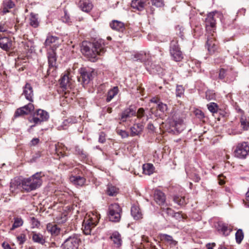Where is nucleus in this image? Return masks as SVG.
<instances>
[{
	"label": "nucleus",
	"instance_id": "1",
	"mask_svg": "<svg viewBox=\"0 0 249 249\" xmlns=\"http://www.w3.org/2000/svg\"><path fill=\"white\" fill-rule=\"evenodd\" d=\"M106 51L104 40L102 39L95 40L93 42H82L81 52L90 61L95 62L97 55H102Z\"/></svg>",
	"mask_w": 249,
	"mask_h": 249
},
{
	"label": "nucleus",
	"instance_id": "2",
	"mask_svg": "<svg viewBox=\"0 0 249 249\" xmlns=\"http://www.w3.org/2000/svg\"><path fill=\"white\" fill-rule=\"evenodd\" d=\"M44 175L41 172H37L31 177L21 180L22 188L27 192L35 190L39 187L42 183V178Z\"/></svg>",
	"mask_w": 249,
	"mask_h": 249
},
{
	"label": "nucleus",
	"instance_id": "3",
	"mask_svg": "<svg viewBox=\"0 0 249 249\" xmlns=\"http://www.w3.org/2000/svg\"><path fill=\"white\" fill-rule=\"evenodd\" d=\"M238 72L231 67L221 68L219 70L218 78L224 82L231 83L235 80Z\"/></svg>",
	"mask_w": 249,
	"mask_h": 249
},
{
	"label": "nucleus",
	"instance_id": "4",
	"mask_svg": "<svg viewBox=\"0 0 249 249\" xmlns=\"http://www.w3.org/2000/svg\"><path fill=\"white\" fill-rule=\"evenodd\" d=\"M49 118V114L48 112L41 109H38L34 113L32 118L28 119V120L30 123L34 124L31 126V127H33L36 124L47 121Z\"/></svg>",
	"mask_w": 249,
	"mask_h": 249
},
{
	"label": "nucleus",
	"instance_id": "5",
	"mask_svg": "<svg viewBox=\"0 0 249 249\" xmlns=\"http://www.w3.org/2000/svg\"><path fill=\"white\" fill-rule=\"evenodd\" d=\"M122 213V208L118 203L111 204L108 209V217L109 221L118 222L120 221Z\"/></svg>",
	"mask_w": 249,
	"mask_h": 249
},
{
	"label": "nucleus",
	"instance_id": "6",
	"mask_svg": "<svg viewBox=\"0 0 249 249\" xmlns=\"http://www.w3.org/2000/svg\"><path fill=\"white\" fill-rule=\"evenodd\" d=\"M49 68L47 70V74L54 76L57 68L56 66V53L54 51H48L47 53Z\"/></svg>",
	"mask_w": 249,
	"mask_h": 249
},
{
	"label": "nucleus",
	"instance_id": "7",
	"mask_svg": "<svg viewBox=\"0 0 249 249\" xmlns=\"http://www.w3.org/2000/svg\"><path fill=\"white\" fill-rule=\"evenodd\" d=\"M170 53L172 59L177 62H179L183 59V54L177 39H173L170 43Z\"/></svg>",
	"mask_w": 249,
	"mask_h": 249
},
{
	"label": "nucleus",
	"instance_id": "8",
	"mask_svg": "<svg viewBox=\"0 0 249 249\" xmlns=\"http://www.w3.org/2000/svg\"><path fill=\"white\" fill-rule=\"evenodd\" d=\"M80 242L79 236L73 234L65 240L61 247L63 249H78Z\"/></svg>",
	"mask_w": 249,
	"mask_h": 249
},
{
	"label": "nucleus",
	"instance_id": "9",
	"mask_svg": "<svg viewBox=\"0 0 249 249\" xmlns=\"http://www.w3.org/2000/svg\"><path fill=\"white\" fill-rule=\"evenodd\" d=\"M80 76L78 78L79 82H81L83 85H87L93 78V71L89 68H81L79 70Z\"/></svg>",
	"mask_w": 249,
	"mask_h": 249
},
{
	"label": "nucleus",
	"instance_id": "10",
	"mask_svg": "<svg viewBox=\"0 0 249 249\" xmlns=\"http://www.w3.org/2000/svg\"><path fill=\"white\" fill-rule=\"evenodd\" d=\"M249 152V146L247 142L238 143L234 151L235 157L239 159H245Z\"/></svg>",
	"mask_w": 249,
	"mask_h": 249
},
{
	"label": "nucleus",
	"instance_id": "11",
	"mask_svg": "<svg viewBox=\"0 0 249 249\" xmlns=\"http://www.w3.org/2000/svg\"><path fill=\"white\" fill-rule=\"evenodd\" d=\"M216 12L209 13L205 19V27L207 32L212 35L214 34L216 28V20L214 18Z\"/></svg>",
	"mask_w": 249,
	"mask_h": 249
},
{
	"label": "nucleus",
	"instance_id": "12",
	"mask_svg": "<svg viewBox=\"0 0 249 249\" xmlns=\"http://www.w3.org/2000/svg\"><path fill=\"white\" fill-rule=\"evenodd\" d=\"M59 41L58 37L49 34L47 36L44 45L46 48H48V51H55L59 46Z\"/></svg>",
	"mask_w": 249,
	"mask_h": 249
},
{
	"label": "nucleus",
	"instance_id": "13",
	"mask_svg": "<svg viewBox=\"0 0 249 249\" xmlns=\"http://www.w3.org/2000/svg\"><path fill=\"white\" fill-rule=\"evenodd\" d=\"M206 46L210 54L214 53L217 51L218 45L214 34L208 36Z\"/></svg>",
	"mask_w": 249,
	"mask_h": 249
},
{
	"label": "nucleus",
	"instance_id": "14",
	"mask_svg": "<svg viewBox=\"0 0 249 249\" xmlns=\"http://www.w3.org/2000/svg\"><path fill=\"white\" fill-rule=\"evenodd\" d=\"M170 125L173 128L172 131H176L177 133H180L184 128L183 120L181 118H173V120L170 122Z\"/></svg>",
	"mask_w": 249,
	"mask_h": 249
},
{
	"label": "nucleus",
	"instance_id": "15",
	"mask_svg": "<svg viewBox=\"0 0 249 249\" xmlns=\"http://www.w3.org/2000/svg\"><path fill=\"white\" fill-rule=\"evenodd\" d=\"M22 95L30 102L34 101V91L32 86L30 83H26L23 87Z\"/></svg>",
	"mask_w": 249,
	"mask_h": 249
},
{
	"label": "nucleus",
	"instance_id": "16",
	"mask_svg": "<svg viewBox=\"0 0 249 249\" xmlns=\"http://www.w3.org/2000/svg\"><path fill=\"white\" fill-rule=\"evenodd\" d=\"M154 198L155 202L159 205H164L166 200V196L162 191L156 190L154 192Z\"/></svg>",
	"mask_w": 249,
	"mask_h": 249
},
{
	"label": "nucleus",
	"instance_id": "17",
	"mask_svg": "<svg viewBox=\"0 0 249 249\" xmlns=\"http://www.w3.org/2000/svg\"><path fill=\"white\" fill-rule=\"evenodd\" d=\"M136 111L135 107L130 106L129 107L126 108L122 113L121 120L123 122H125L126 119L135 116Z\"/></svg>",
	"mask_w": 249,
	"mask_h": 249
},
{
	"label": "nucleus",
	"instance_id": "18",
	"mask_svg": "<svg viewBox=\"0 0 249 249\" xmlns=\"http://www.w3.org/2000/svg\"><path fill=\"white\" fill-rule=\"evenodd\" d=\"M131 214L136 220H140L143 217V214L140 207L137 205H133L131 208Z\"/></svg>",
	"mask_w": 249,
	"mask_h": 249
},
{
	"label": "nucleus",
	"instance_id": "19",
	"mask_svg": "<svg viewBox=\"0 0 249 249\" xmlns=\"http://www.w3.org/2000/svg\"><path fill=\"white\" fill-rule=\"evenodd\" d=\"M12 40L7 37H0V47L3 50L8 51L12 49Z\"/></svg>",
	"mask_w": 249,
	"mask_h": 249
},
{
	"label": "nucleus",
	"instance_id": "20",
	"mask_svg": "<svg viewBox=\"0 0 249 249\" xmlns=\"http://www.w3.org/2000/svg\"><path fill=\"white\" fill-rule=\"evenodd\" d=\"M95 224L89 219L84 220L83 224V232L86 235L90 234L92 229L95 226Z\"/></svg>",
	"mask_w": 249,
	"mask_h": 249
},
{
	"label": "nucleus",
	"instance_id": "21",
	"mask_svg": "<svg viewBox=\"0 0 249 249\" xmlns=\"http://www.w3.org/2000/svg\"><path fill=\"white\" fill-rule=\"evenodd\" d=\"M78 5L81 10L86 13L89 12L93 8V5L89 0H80Z\"/></svg>",
	"mask_w": 249,
	"mask_h": 249
},
{
	"label": "nucleus",
	"instance_id": "22",
	"mask_svg": "<svg viewBox=\"0 0 249 249\" xmlns=\"http://www.w3.org/2000/svg\"><path fill=\"white\" fill-rule=\"evenodd\" d=\"M147 1V0H133L131 6L132 8L142 11L144 9Z\"/></svg>",
	"mask_w": 249,
	"mask_h": 249
},
{
	"label": "nucleus",
	"instance_id": "23",
	"mask_svg": "<svg viewBox=\"0 0 249 249\" xmlns=\"http://www.w3.org/2000/svg\"><path fill=\"white\" fill-rule=\"evenodd\" d=\"M70 180L74 185L81 187L85 184L86 179L80 176H72L70 177Z\"/></svg>",
	"mask_w": 249,
	"mask_h": 249
},
{
	"label": "nucleus",
	"instance_id": "24",
	"mask_svg": "<svg viewBox=\"0 0 249 249\" xmlns=\"http://www.w3.org/2000/svg\"><path fill=\"white\" fill-rule=\"evenodd\" d=\"M144 128V125L142 123H138L134 124L133 126L131 127V135L135 136L141 134Z\"/></svg>",
	"mask_w": 249,
	"mask_h": 249
},
{
	"label": "nucleus",
	"instance_id": "25",
	"mask_svg": "<svg viewBox=\"0 0 249 249\" xmlns=\"http://www.w3.org/2000/svg\"><path fill=\"white\" fill-rule=\"evenodd\" d=\"M15 6L14 2L12 0H3L2 4V12L5 14L9 12V10L14 8Z\"/></svg>",
	"mask_w": 249,
	"mask_h": 249
},
{
	"label": "nucleus",
	"instance_id": "26",
	"mask_svg": "<svg viewBox=\"0 0 249 249\" xmlns=\"http://www.w3.org/2000/svg\"><path fill=\"white\" fill-rule=\"evenodd\" d=\"M47 230L53 236L58 235L60 231V229L56 225L51 223L47 224Z\"/></svg>",
	"mask_w": 249,
	"mask_h": 249
},
{
	"label": "nucleus",
	"instance_id": "27",
	"mask_svg": "<svg viewBox=\"0 0 249 249\" xmlns=\"http://www.w3.org/2000/svg\"><path fill=\"white\" fill-rule=\"evenodd\" d=\"M30 25L34 27L37 28L39 25V20H38V15L37 14L31 13L30 15Z\"/></svg>",
	"mask_w": 249,
	"mask_h": 249
},
{
	"label": "nucleus",
	"instance_id": "28",
	"mask_svg": "<svg viewBox=\"0 0 249 249\" xmlns=\"http://www.w3.org/2000/svg\"><path fill=\"white\" fill-rule=\"evenodd\" d=\"M110 239L117 247H119L121 245L122 242L121 236L118 231H115L113 232L110 236Z\"/></svg>",
	"mask_w": 249,
	"mask_h": 249
},
{
	"label": "nucleus",
	"instance_id": "29",
	"mask_svg": "<svg viewBox=\"0 0 249 249\" xmlns=\"http://www.w3.org/2000/svg\"><path fill=\"white\" fill-rule=\"evenodd\" d=\"M110 26L112 29L118 31H123L124 29V23L118 20H113L110 23Z\"/></svg>",
	"mask_w": 249,
	"mask_h": 249
},
{
	"label": "nucleus",
	"instance_id": "30",
	"mask_svg": "<svg viewBox=\"0 0 249 249\" xmlns=\"http://www.w3.org/2000/svg\"><path fill=\"white\" fill-rule=\"evenodd\" d=\"M32 239L34 242L42 245L46 242L45 239L44 238L43 236L39 233L33 232Z\"/></svg>",
	"mask_w": 249,
	"mask_h": 249
},
{
	"label": "nucleus",
	"instance_id": "31",
	"mask_svg": "<svg viewBox=\"0 0 249 249\" xmlns=\"http://www.w3.org/2000/svg\"><path fill=\"white\" fill-rule=\"evenodd\" d=\"M76 122V119L75 118H69L63 122L62 124L58 126V129L59 130L66 129L70 124H74Z\"/></svg>",
	"mask_w": 249,
	"mask_h": 249
},
{
	"label": "nucleus",
	"instance_id": "32",
	"mask_svg": "<svg viewBox=\"0 0 249 249\" xmlns=\"http://www.w3.org/2000/svg\"><path fill=\"white\" fill-rule=\"evenodd\" d=\"M119 89L118 87H114L107 92L106 101L109 102L118 93Z\"/></svg>",
	"mask_w": 249,
	"mask_h": 249
},
{
	"label": "nucleus",
	"instance_id": "33",
	"mask_svg": "<svg viewBox=\"0 0 249 249\" xmlns=\"http://www.w3.org/2000/svg\"><path fill=\"white\" fill-rule=\"evenodd\" d=\"M160 237L161 240H164L167 242L171 245L175 246L177 244V242L174 240L172 236L171 235L166 234H161Z\"/></svg>",
	"mask_w": 249,
	"mask_h": 249
},
{
	"label": "nucleus",
	"instance_id": "34",
	"mask_svg": "<svg viewBox=\"0 0 249 249\" xmlns=\"http://www.w3.org/2000/svg\"><path fill=\"white\" fill-rule=\"evenodd\" d=\"M143 173L147 175H150L154 172L155 168L151 163H145L142 166Z\"/></svg>",
	"mask_w": 249,
	"mask_h": 249
},
{
	"label": "nucleus",
	"instance_id": "35",
	"mask_svg": "<svg viewBox=\"0 0 249 249\" xmlns=\"http://www.w3.org/2000/svg\"><path fill=\"white\" fill-rule=\"evenodd\" d=\"M14 223L11 228V230L13 231L18 228L22 226L23 224V219L19 216H16L14 217Z\"/></svg>",
	"mask_w": 249,
	"mask_h": 249
},
{
	"label": "nucleus",
	"instance_id": "36",
	"mask_svg": "<svg viewBox=\"0 0 249 249\" xmlns=\"http://www.w3.org/2000/svg\"><path fill=\"white\" fill-rule=\"evenodd\" d=\"M74 153L76 155H78L81 159H86L87 157V153L78 145L75 146Z\"/></svg>",
	"mask_w": 249,
	"mask_h": 249
},
{
	"label": "nucleus",
	"instance_id": "37",
	"mask_svg": "<svg viewBox=\"0 0 249 249\" xmlns=\"http://www.w3.org/2000/svg\"><path fill=\"white\" fill-rule=\"evenodd\" d=\"M69 77L67 75H64L60 80V87L63 89V90H66L70 86L69 84Z\"/></svg>",
	"mask_w": 249,
	"mask_h": 249
},
{
	"label": "nucleus",
	"instance_id": "38",
	"mask_svg": "<svg viewBox=\"0 0 249 249\" xmlns=\"http://www.w3.org/2000/svg\"><path fill=\"white\" fill-rule=\"evenodd\" d=\"M218 230L222 232L225 236L229 235L231 232V229H229L228 226L223 223L219 224L218 225Z\"/></svg>",
	"mask_w": 249,
	"mask_h": 249
},
{
	"label": "nucleus",
	"instance_id": "39",
	"mask_svg": "<svg viewBox=\"0 0 249 249\" xmlns=\"http://www.w3.org/2000/svg\"><path fill=\"white\" fill-rule=\"evenodd\" d=\"M118 192V189L116 187L111 184H108L107 186V193L110 196H115Z\"/></svg>",
	"mask_w": 249,
	"mask_h": 249
},
{
	"label": "nucleus",
	"instance_id": "40",
	"mask_svg": "<svg viewBox=\"0 0 249 249\" xmlns=\"http://www.w3.org/2000/svg\"><path fill=\"white\" fill-rule=\"evenodd\" d=\"M244 238V233L241 229L237 231L235 233L236 242L238 244H240Z\"/></svg>",
	"mask_w": 249,
	"mask_h": 249
},
{
	"label": "nucleus",
	"instance_id": "41",
	"mask_svg": "<svg viewBox=\"0 0 249 249\" xmlns=\"http://www.w3.org/2000/svg\"><path fill=\"white\" fill-rule=\"evenodd\" d=\"M174 201L175 203L179 206H183L186 204V201L184 197L180 196H175L174 197Z\"/></svg>",
	"mask_w": 249,
	"mask_h": 249
},
{
	"label": "nucleus",
	"instance_id": "42",
	"mask_svg": "<svg viewBox=\"0 0 249 249\" xmlns=\"http://www.w3.org/2000/svg\"><path fill=\"white\" fill-rule=\"evenodd\" d=\"M207 107L209 110L212 113L217 112L218 109V106L217 104L213 102L208 104Z\"/></svg>",
	"mask_w": 249,
	"mask_h": 249
},
{
	"label": "nucleus",
	"instance_id": "43",
	"mask_svg": "<svg viewBox=\"0 0 249 249\" xmlns=\"http://www.w3.org/2000/svg\"><path fill=\"white\" fill-rule=\"evenodd\" d=\"M20 185L21 186V182H20L19 181L16 180H14L10 183V190L12 192H14L18 189Z\"/></svg>",
	"mask_w": 249,
	"mask_h": 249
},
{
	"label": "nucleus",
	"instance_id": "44",
	"mask_svg": "<svg viewBox=\"0 0 249 249\" xmlns=\"http://www.w3.org/2000/svg\"><path fill=\"white\" fill-rule=\"evenodd\" d=\"M25 107H21L18 108L14 114V117L15 118L18 117L19 116L27 115V112L24 111Z\"/></svg>",
	"mask_w": 249,
	"mask_h": 249
},
{
	"label": "nucleus",
	"instance_id": "45",
	"mask_svg": "<svg viewBox=\"0 0 249 249\" xmlns=\"http://www.w3.org/2000/svg\"><path fill=\"white\" fill-rule=\"evenodd\" d=\"M157 109L162 113H165L168 110L167 105L163 103L159 102L157 105Z\"/></svg>",
	"mask_w": 249,
	"mask_h": 249
},
{
	"label": "nucleus",
	"instance_id": "46",
	"mask_svg": "<svg viewBox=\"0 0 249 249\" xmlns=\"http://www.w3.org/2000/svg\"><path fill=\"white\" fill-rule=\"evenodd\" d=\"M184 92V89L182 86L177 85L176 89V94L177 97H180L183 95Z\"/></svg>",
	"mask_w": 249,
	"mask_h": 249
},
{
	"label": "nucleus",
	"instance_id": "47",
	"mask_svg": "<svg viewBox=\"0 0 249 249\" xmlns=\"http://www.w3.org/2000/svg\"><path fill=\"white\" fill-rule=\"evenodd\" d=\"M23 107H25L24 111L27 112V115L29 114L32 111H33L35 109L34 106L32 103V102L23 106Z\"/></svg>",
	"mask_w": 249,
	"mask_h": 249
},
{
	"label": "nucleus",
	"instance_id": "48",
	"mask_svg": "<svg viewBox=\"0 0 249 249\" xmlns=\"http://www.w3.org/2000/svg\"><path fill=\"white\" fill-rule=\"evenodd\" d=\"M146 54L143 53H137L134 55V58L136 60H140L143 62L146 59Z\"/></svg>",
	"mask_w": 249,
	"mask_h": 249
},
{
	"label": "nucleus",
	"instance_id": "49",
	"mask_svg": "<svg viewBox=\"0 0 249 249\" xmlns=\"http://www.w3.org/2000/svg\"><path fill=\"white\" fill-rule=\"evenodd\" d=\"M162 212L166 213L167 215H170V216H173L174 214H179V213H175L174 211L170 208H162Z\"/></svg>",
	"mask_w": 249,
	"mask_h": 249
},
{
	"label": "nucleus",
	"instance_id": "50",
	"mask_svg": "<svg viewBox=\"0 0 249 249\" xmlns=\"http://www.w3.org/2000/svg\"><path fill=\"white\" fill-rule=\"evenodd\" d=\"M176 31L177 34L183 39V37L184 36L183 28L179 25H178L176 27Z\"/></svg>",
	"mask_w": 249,
	"mask_h": 249
},
{
	"label": "nucleus",
	"instance_id": "51",
	"mask_svg": "<svg viewBox=\"0 0 249 249\" xmlns=\"http://www.w3.org/2000/svg\"><path fill=\"white\" fill-rule=\"evenodd\" d=\"M153 5L157 7H161L164 6L163 0H151Z\"/></svg>",
	"mask_w": 249,
	"mask_h": 249
},
{
	"label": "nucleus",
	"instance_id": "52",
	"mask_svg": "<svg viewBox=\"0 0 249 249\" xmlns=\"http://www.w3.org/2000/svg\"><path fill=\"white\" fill-rule=\"evenodd\" d=\"M18 241L20 245L23 244L26 241V237L25 234L22 233L17 237Z\"/></svg>",
	"mask_w": 249,
	"mask_h": 249
},
{
	"label": "nucleus",
	"instance_id": "53",
	"mask_svg": "<svg viewBox=\"0 0 249 249\" xmlns=\"http://www.w3.org/2000/svg\"><path fill=\"white\" fill-rule=\"evenodd\" d=\"M30 219L33 228L38 227L40 225L39 221L34 217H31Z\"/></svg>",
	"mask_w": 249,
	"mask_h": 249
},
{
	"label": "nucleus",
	"instance_id": "54",
	"mask_svg": "<svg viewBox=\"0 0 249 249\" xmlns=\"http://www.w3.org/2000/svg\"><path fill=\"white\" fill-rule=\"evenodd\" d=\"M61 19L63 21V22L68 24H69L71 22L70 18L69 16L67 14L66 11H64V16L62 17Z\"/></svg>",
	"mask_w": 249,
	"mask_h": 249
},
{
	"label": "nucleus",
	"instance_id": "55",
	"mask_svg": "<svg viewBox=\"0 0 249 249\" xmlns=\"http://www.w3.org/2000/svg\"><path fill=\"white\" fill-rule=\"evenodd\" d=\"M241 126L244 130H248L249 128V123L247 122L246 120L241 118L240 120Z\"/></svg>",
	"mask_w": 249,
	"mask_h": 249
},
{
	"label": "nucleus",
	"instance_id": "56",
	"mask_svg": "<svg viewBox=\"0 0 249 249\" xmlns=\"http://www.w3.org/2000/svg\"><path fill=\"white\" fill-rule=\"evenodd\" d=\"M106 140V134L104 132H101L99 134L98 142L100 143H104L105 142Z\"/></svg>",
	"mask_w": 249,
	"mask_h": 249
},
{
	"label": "nucleus",
	"instance_id": "57",
	"mask_svg": "<svg viewBox=\"0 0 249 249\" xmlns=\"http://www.w3.org/2000/svg\"><path fill=\"white\" fill-rule=\"evenodd\" d=\"M67 220V216L65 214H61V216L57 218V222L59 224L65 223Z\"/></svg>",
	"mask_w": 249,
	"mask_h": 249
},
{
	"label": "nucleus",
	"instance_id": "58",
	"mask_svg": "<svg viewBox=\"0 0 249 249\" xmlns=\"http://www.w3.org/2000/svg\"><path fill=\"white\" fill-rule=\"evenodd\" d=\"M138 118L141 119L144 116V110L143 108H140L136 112Z\"/></svg>",
	"mask_w": 249,
	"mask_h": 249
},
{
	"label": "nucleus",
	"instance_id": "59",
	"mask_svg": "<svg viewBox=\"0 0 249 249\" xmlns=\"http://www.w3.org/2000/svg\"><path fill=\"white\" fill-rule=\"evenodd\" d=\"M195 114L196 116L200 119H201L204 117V114L201 110H196L195 111Z\"/></svg>",
	"mask_w": 249,
	"mask_h": 249
},
{
	"label": "nucleus",
	"instance_id": "60",
	"mask_svg": "<svg viewBox=\"0 0 249 249\" xmlns=\"http://www.w3.org/2000/svg\"><path fill=\"white\" fill-rule=\"evenodd\" d=\"M225 62V58L222 57H218L214 59V63L216 64L223 63Z\"/></svg>",
	"mask_w": 249,
	"mask_h": 249
},
{
	"label": "nucleus",
	"instance_id": "61",
	"mask_svg": "<svg viewBox=\"0 0 249 249\" xmlns=\"http://www.w3.org/2000/svg\"><path fill=\"white\" fill-rule=\"evenodd\" d=\"M119 134L122 136V138H126L128 136V133L125 130H120Z\"/></svg>",
	"mask_w": 249,
	"mask_h": 249
},
{
	"label": "nucleus",
	"instance_id": "62",
	"mask_svg": "<svg viewBox=\"0 0 249 249\" xmlns=\"http://www.w3.org/2000/svg\"><path fill=\"white\" fill-rule=\"evenodd\" d=\"M147 128L149 130H150L152 132H154L155 131V128L153 124L152 123H151V122H149L148 123Z\"/></svg>",
	"mask_w": 249,
	"mask_h": 249
},
{
	"label": "nucleus",
	"instance_id": "63",
	"mask_svg": "<svg viewBox=\"0 0 249 249\" xmlns=\"http://www.w3.org/2000/svg\"><path fill=\"white\" fill-rule=\"evenodd\" d=\"M150 102L151 103H154L157 104L158 105L159 103V102H161L160 101V99L159 98L156 97L152 98L150 99Z\"/></svg>",
	"mask_w": 249,
	"mask_h": 249
},
{
	"label": "nucleus",
	"instance_id": "64",
	"mask_svg": "<svg viewBox=\"0 0 249 249\" xmlns=\"http://www.w3.org/2000/svg\"><path fill=\"white\" fill-rule=\"evenodd\" d=\"M2 246L4 249H12L9 244L5 242L2 243Z\"/></svg>",
	"mask_w": 249,
	"mask_h": 249
}]
</instances>
